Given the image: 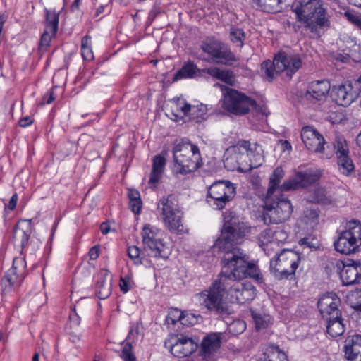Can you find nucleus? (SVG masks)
I'll return each instance as SVG.
<instances>
[{
	"instance_id": "obj_22",
	"label": "nucleus",
	"mask_w": 361,
	"mask_h": 361,
	"mask_svg": "<svg viewBox=\"0 0 361 361\" xmlns=\"http://www.w3.org/2000/svg\"><path fill=\"white\" fill-rule=\"evenodd\" d=\"M301 138L306 148L315 153H323L326 144L324 137L313 127L305 126L301 130Z\"/></svg>"
},
{
	"instance_id": "obj_51",
	"label": "nucleus",
	"mask_w": 361,
	"mask_h": 361,
	"mask_svg": "<svg viewBox=\"0 0 361 361\" xmlns=\"http://www.w3.org/2000/svg\"><path fill=\"white\" fill-rule=\"evenodd\" d=\"M351 307L356 310H361V291L352 293L349 298Z\"/></svg>"
},
{
	"instance_id": "obj_37",
	"label": "nucleus",
	"mask_w": 361,
	"mask_h": 361,
	"mask_svg": "<svg viewBox=\"0 0 361 361\" xmlns=\"http://www.w3.org/2000/svg\"><path fill=\"white\" fill-rule=\"evenodd\" d=\"M234 197L235 196L228 195L216 196L207 195V201L214 209L222 210Z\"/></svg>"
},
{
	"instance_id": "obj_38",
	"label": "nucleus",
	"mask_w": 361,
	"mask_h": 361,
	"mask_svg": "<svg viewBox=\"0 0 361 361\" xmlns=\"http://www.w3.org/2000/svg\"><path fill=\"white\" fill-rule=\"evenodd\" d=\"M250 315L255 322V329L258 331L267 329L271 322L270 316L264 313L250 310Z\"/></svg>"
},
{
	"instance_id": "obj_64",
	"label": "nucleus",
	"mask_w": 361,
	"mask_h": 361,
	"mask_svg": "<svg viewBox=\"0 0 361 361\" xmlns=\"http://www.w3.org/2000/svg\"><path fill=\"white\" fill-rule=\"evenodd\" d=\"M345 357L348 361H361V353H354L353 354L345 355Z\"/></svg>"
},
{
	"instance_id": "obj_33",
	"label": "nucleus",
	"mask_w": 361,
	"mask_h": 361,
	"mask_svg": "<svg viewBox=\"0 0 361 361\" xmlns=\"http://www.w3.org/2000/svg\"><path fill=\"white\" fill-rule=\"evenodd\" d=\"M344 353L345 355L361 353V335L353 334L346 338L344 345Z\"/></svg>"
},
{
	"instance_id": "obj_44",
	"label": "nucleus",
	"mask_w": 361,
	"mask_h": 361,
	"mask_svg": "<svg viewBox=\"0 0 361 361\" xmlns=\"http://www.w3.org/2000/svg\"><path fill=\"white\" fill-rule=\"evenodd\" d=\"M81 54L85 61H92L94 59V54L91 47V37L88 35H85L82 39Z\"/></svg>"
},
{
	"instance_id": "obj_28",
	"label": "nucleus",
	"mask_w": 361,
	"mask_h": 361,
	"mask_svg": "<svg viewBox=\"0 0 361 361\" xmlns=\"http://www.w3.org/2000/svg\"><path fill=\"white\" fill-rule=\"evenodd\" d=\"M235 189L234 184L230 180H218L212 183L208 188V196H216L228 195L230 196L235 195Z\"/></svg>"
},
{
	"instance_id": "obj_47",
	"label": "nucleus",
	"mask_w": 361,
	"mask_h": 361,
	"mask_svg": "<svg viewBox=\"0 0 361 361\" xmlns=\"http://www.w3.org/2000/svg\"><path fill=\"white\" fill-rule=\"evenodd\" d=\"M246 329V324L241 319H237L233 321L228 326L229 333L233 335H238L243 333Z\"/></svg>"
},
{
	"instance_id": "obj_21",
	"label": "nucleus",
	"mask_w": 361,
	"mask_h": 361,
	"mask_svg": "<svg viewBox=\"0 0 361 361\" xmlns=\"http://www.w3.org/2000/svg\"><path fill=\"white\" fill-rule=\"evenodd\" d=\"M340 305L341 299L333 292L323 295L317 302L323 319L331 318V317L337 319L339 315H341V311L338 308Z\"/></svg>"
},
{
	"instance_id": "obj_5",
	"label": "nucleus",
	"mask_w": 361,
	"mask_h": 361,
	"mask_svg": "<svg viewBox=\"0 0 361 361\" xmlns=\"http://www.w3.org/2000/svg\"><path fill=\"white\" fill-rule=\"evenodd\" d=\"M248 259V256L243 252L227 256L226 258L221 259V270L228 276V279L229 277L238 280L250 277L257 281H261L262 278L258 267Z\"/></svg>"
},
{
	"instance_id": "obj_4",
	"label": "nucleus",
	"mask_w": 361,
	"mask_h": 361,
	"mask_svg": "<svg viewBox=\"0 0 361 361\" xmlns=\"http://www.w3.org/2000/svg\"><path fill=\"white\" fill-rule=\"evenodd\" d=\"M228 280V276H226L221 270L218 278L212 283L210 286L197 294L201 305L220 316L230 314L228 307L223 302L226 288L229 285Z\"/></svg>"
},
{
	"instance_id": "obj_30",
	"label": "nucleus",
	"mask_w": 361,
	"mask_h": 361,
	"mask_svg": "<svg viewBox=\"0 0 361 361\" xmlns=\"http://www.w3.org/2000/svg\"><path fill=\"white\" fill-rule=\"evenodd\" d=\"M326 323V332L332 338H336L343 334L345 331L346 324L342 317V314L339 315L337 319L331 317L324 319Z\"/></svg>"
},
{
	"instance_id": "obj_3",
	"label": "nucleus",
	"mask_w": 361,
	"mask_h": 361,
	"mask_svg": "<svg viewBox=\"0 0 361 361\" xmlns=\"http://www.w3.org/2000/svg\"><path fill=\"white\" fill-rule=\"evenodd\" d=\"M173 170L176 173L186 175L201 166L198 147L187 139L176 141L173 147Z\"/></svg>"
},
{
	"instance_id": "obj_62",
	"label": "nucleus",
	"mask_w": 361,
	"mask_h": 361,
	"mask_svg": "<svg viewBox=\"0 0 361 361\" xmlns=\"http://www.w3.org/2000/svg\"><path fill=\"white\" fill-rule=\"evenodd\" d=\"M89 257L90 259L95 260L99 257V248L98 246H94L91 247L88 252Z\"/></svg>"
},
{
	"instance_id": "obj_36",
	"label": "nucleus",
	"mask_w": 361,
	"mask_h": 361,
	"mask_svg": "<svg viewBox=\"0 0 361 361\" xmlns=\"http://www.w3.org/2000/svg\"><path fill=\"white\" fill-rule=\"evenodd\" d=\"M228 37L236 47L241 49L245 45L246 34L242 28L231 26L229 29Z\"/></svg>"
},
{
	"instance_id": "obj_58",
	"label": "nucleus",
	"mask_w": 361,
	"mask_h": 361,
	"mask_svg": "<svg viewBox=\"0 0 361 361\" xmlns=\"http://www.w3.org/2000/svg\"><path fill=\"white\" fill-rule=\"evenodd\" d=\"M129 204L133 213L140 214L142 204L141 199L137 200V201H129Z\"/></svg>"
},
{
	"instance_id": "obj_49",
	"label": "nucleus",
	"mask_w": 361,
	"mask_h": 361,
	"mask_svg": "<svg viewBox=\"0 0 361 361\" xmlns=\"http://www.w3.org/2000/svg\"><path fill=\"white\" fill-rule=\"evenodd\" d=\"M183 312L178 308H172L170 310L169 314L166 317L167 321L171 320L173 324L177 322L182 324V318H183Z\"/></svg>"
},
{
	"instance_id": "obj_53",
	"label": "nucleus",
	"mask_w": 361,
	"mask_h": 361,
	"mask_svg": "<svg viewBox=\"0 0 361 361\" xmlns=\"http://www.w3.org/2000/svg\"><path fill=\"white\" fill-rule=\"evenodd\" d=\"M234 74L231 70H222L219 80L229 85L233 82Z\"/></svg>"
},
{
	"instance_id": "obj_23",
	"label": "nucleus",
	"mask_w": 361,
	"mask_h": 361,
	"mask_svg": "<svg viewBox=\"0 0 361 361\" xmlns=\"http://www.w3.org/2000/svg\"><path fill=\"white\" fill-rule=\"evenodd\" d=\"M198 348V341L183 334L178 335L176 341L171 345V353L178 357H188Z\"/></svg>"
},
{
	"instance_id": "obj_1",
	"label": "nucleus",
	"mask_w": 361,
	"mask_h": 361,
	"mask_svg": "<svg viewBox=\"0 0 361 361\" xmlns=\"http://www.w3.org/2000/svg\"><path fill=\"white\" fill-rule=\"evenodd\" d=\"M296 20L314 37H320L331 26L330 16L322 0H295L291 5Z\"/></svg>"
},
{
	"instance_id": "obj_43",
	"label": "nucleus",
	"mask_w": 361,
	"mask_h": 361,
	"mask_svg": "<svg viewBox=\"0 0 361 361\" xmlns=\"http://www.w3.org/2000/svg\"><path fill=\"white\" fill-rule=\"evenodd\" d=\"M308 201L321 204H330L331 203V197L327 195L326 190L323 188L315 189Z\"/></svg>"
},
{
	"instance_id": "obj_6",
	"label": "nucleus",
	"mask_w": 361,
	"mask_h": 361,
	"mask_svg": "<svg viewBox=\"0 0 361 361\" xmlns=\"http://www.w3.org/2000/svg\"><path fill=\"white\" fill-rule=\"evenodd\" d=\"M157 209L164 226L171 232L179 233L183 231V212L177 195L163 196L157 202Z\"/></svg>"
},
{
	"instance_id": "obj_14",
	"label": "nucleus",
	"mask_w": 361,
	"mask_h": 361,
	"mask_svg": "<svg viewBox=\"0 0 361 361\" xmlns=\"http://www.w3.org/2000/svg\"><path fill=\"white\" fill-rule=\"evenodd\" d=\"M331 85L326 80L312 81L305 92H298V102L303 106H310L324 102L330 91Z\"/></svg>"
},
{
	"instance_id": "obj_18",
	"label": "nucleus",
	"mask_w": 361,
	"mask_h": 361,
	"mask_svg": "<svg viewBox=\"0 0 361 361\" xmlns=\"http://www.w3.org/2000/svg\"><path fill=\"white\" fill-rule=\"evenodd\" d=\"M238 148L245 149L247 157L249 158V164L239 163L237 171L247 173L253 169L259 167L264 162L262 147L257 143H250L247 140H239L237 144Z\"/></svg>"
},
{
	"instance_id": "obj_46",
	"label": "nucleus",
	"mask_w": 361,
	"mask_h": 361,
	"mask_svg": "<svg viewBox=\"0 0 361 361\" xmlns=\"http://www.w3.org/2000/svg\"><path fill=\"white\" fill-rule=\"evenodd\" d=\"M54 36V35H52V33L50 32V30L44 29L40 38L38 49L41 51H47V48L50 45L51 38Z\"/></svg>"
},
{
	"instance_id": "obj_24",
	"label": "nucleus",
	"mask_w": 361,
	"mask_h": 361,
	"mask_svg": "<svg viewBox=\"0 0 361 361\" xmlns=\"http://www.w3.org/2000/svg\"><path fill=\"white\" fill-rule=\"evenodd\" d=\"M221 333H211L202 339L199 350L202 361L214 360L215 353L221 346Z\"/></svg>"
},
{
	"instance_id": "obj_32",
	"label": "nucleus",
	"mask_w": 361,
	"mask_h": 361,
	"mask_svg": "<svg viewBox=\"0 0 361 361\" xmlns=\"http://www.w3.org/2000/svg\"><path fill=\"white\" fill-rule=\"evenodd\" d=\"M142 329V323L140 322H137L135 323L131 324L130 328L128 332L127 337L126 338L123 342H126L123 349H126L128 346L130 348L129 354L133 355L132 353V344L138 340V337L140 335H142L141 332Z\"/></svg>"
},
{
	"instance_id": "obj_26",
	"label": "nucleus",
	"mask_w": 361,
	"mask_h": 361,
	"mask_svg": "<svg viewBox=\"0 0 361 361\" xmlns=\"http://www.w3.org/2000/svg\"><path fill=\"white\" fill-rule=\"evenodd\" d=\"M32 232L31 219H21L18 221L13 231V243L25 250L29 245V238Z\"/></svg>"
},
{
	"instance_id": "obj_41",
	"label": "nucleus",
	"mask_w": 361,
	"mask_h": 361,
	"mask_svg": "<svg viewBox=\"0 0 361 361\" xmlns=\"http://www.w3.org/2000/svg\"><path fill=\"white\" fill-rule=\"evenodd\" d=\"M261 71L268 81L271 82L273 80L275 75L280 73L276 70V56L273 61L267 60L261 64Z\"/></svg>"
},
{
	"instance_id": "obj_17",
	"label": "nucleus",
	"mask_w": 361,
	"mask_h": 361,
	"mask_svg": "<svg viewBox=\"0 0 361 361\" xmlns=\"http://www.w3.org/2000/svg\"><path fill=\"white\" fill-rule=\"evenodd\" d=\"M333 148L339 171L344 175H350L354 171L355 166L350 157L349 146L345 137L336 135L333 142Z\"/></svg>"
},
{
	"instance_id": "obj_48",
	"label": "nucleus",
	"mask_w": 361,
	"mask_h": 361,
	"mask_svg": "<svg viewBox=\"0 0 361 361\" xmlns=\"http://www.w3.org/2000/svg\"><path fill=\"white\" fill-rule=\"evenodd\" d=\"M299 245L303 246L304 247L315 250L319 248V244L317 239L312 235H308L303 238H301L299 240Z\"/></svg>"
},
{
	"instance_id": "obj_31",
	"label": "nucleus",
	"mask_w": 361,
	"mask_h": 361,
	"mask_svg": "<svg viewBox=\"0 0 361 361\" xmlns=\"http://www.w3.org/2000/svg\"><path fill=\"white\" fill-rule=\"evenodd\" d=\"M201 72H202V69L198 68L193 61H188L174 75L173 80H178L183 78H195L199 75Z\"/></svg>"
},
{
	"instance_id": "obj_16",
	"label": "nucleus",
	"mask_w": 361,
	"mask_h": 361,
	"mask_svg": "<svg viewBox=\"0 0 361 361\" xmlns=\"http://www.w3.org/2000/svg\"><path fill=\"white\" fill-rule=\"evenodd\" d=\"M26 276V262L23 258L16 257L13 264L1 280L2 291L10 292L12 288L20 287Z\"/></svg>"
},
{
	"instance_id": "obj_19",
	"label": "nucleus",
	"mask_w": 361,
	"mask_h": 361,
	"mask_svg": "<svg viewBox=\"0 0 361 361\" xmlns=\"http://www.w3.org/2000/svg\"><path fill=\"white\" fill-rule=\"evenodd\" d=\"M319 177V173L312 169H307L302 171H297L293 177L290 178L283 183L281 188L286 191L305 188L316 183Z\"/></svg>"
},
{
	"instance_id": "obj_9",
	"label": "nucleus",
	"mask_w": 361,
	"mask_h": 361,
	"mask_svg": "<svg viewBox=\"0 0 361 361\" xmlns=\"http://www.w3.org/2000/svg\"><path fill=\"white\" fill-rule=\"evenodd\" d=\"M200 49L207 54L212 62L217 64L230 66L238 61L230 46L214 36L207 37L202 40Z\"/></svg>"
},
{
	"instance_id": "obj_50",
	"label": "nucleus",
	"mask_w": 361,
	"mask_h": 361,
	"mask_svg": "<svg viewBox=\"0 0 361 361\" xmlns=\"http://www.w3.org/2000/svg\"><path fill=\"white\" fill-rule=\"evenodd\" d=\"M140 249L137 246H130L128 248V257L134 261L136 265L143 264L142 259L140 257Z\"/></svg>"
},
{
	"instance_id": "obj_20",
	"label": "nucleus",
	"mask_w": 361,
	"mask_h": 361,
	"mask_svg": "<svg viewBox=\"0 0 361 361\" xmlns=\"http://www.w3.org/2000/svg\"><path fill=\"white\" fill-rule=\"evenodd\" d=\"M275 56L276 70L281 73L285 72L289 78H292L302 67V61L299 55L279 51Z\"/></svg>"
},
{
	"instance_id": "obj_25",
	"label": "nucleus",
	"mask_w": 361,
	"mask_h": 361,
	"mask_svg": "<svg viewBox=\"0 0 361 361\" xmlns=\"http://www.w3.org/2000/svg\"><path fill=\"white\" fill-rule=\"evenodd\" d=\"M331 97L338 105L348 106L357 98V94L354 92L352 82H347L334 86Z\"/></svg>"
},
{
	"instance_id": "obj_55",
	"label": "nucleus",
	"mask_w": 361,
	"mask_h": 361,
	"mask_svg": "<svg viewBox=\"0 0 361 361\" xmlns=\"http://www.w3.org/2000/svg\"><path fill=\"white\" fill-rule=\"evenodd\" d=\"M161 12V8L159 5L154 4L149 11L147 22L151 24L157 18L158 15H159Z\"/></svg>"
},
{
	"instance_id": "obj_61",
	"label": "nucleus",
	"mask_w": 361,
	"mask_h": 361,
	"mask_svg": "<svg viewBox=\"0 0 361 361\" xmlns=\"http://www.w3.org/2000/svg\"><path fill=\"white\" fill-rule=\"evenodd\" d=\"M352 82V87L354 90L357 94V97L361 96V75L358 79L355 80Z\"/></svg>"
},
{
	"instance_id": "obj_7",
	"label": "nucleus",
	"mask_w": 361,
	"mask_h": 361,
	"mask_svg": "<svg viewBox=\"0 0 361 361\" xmlns=\"http://www.w3.org/2000/svg\"><path fill=\"white\" fill-rule=\"evenodd\" d=\"M301 262V255L293 250H283L270 261L269 269L278 280L291 279Z\"/></svg>"
},
{
	"instance_id": "obj_39",
	"label": "nucleus",
	"mask_w": 361,
	"mask_h": 361,
	"mask_svg": "<svg viewBox=\"0 0 361 361\" xmlns=\"http://www.w3.org/2000/svg\"><path fill=\"white\" fill-rule=\"evenodd\" d=\"M281 0H257V4L261 11L267 13H277L282 9Z\"/></svg>"
},
{
	"instance_id": "obj_8",
	"label": "nucleus",
	"mask_w": 361,
	"mask_h": 361,
	"mask_svg": "<svg viewBox=\"0 0 361 361\" xmlns=\"http://www.w3.org/2000/svg\"><path fill=\"white\" fill-rule=\"evenodd\" d=\"M281 187L277 190L276 194L267 195L265 200L264 221L267 216L269 218L271 224H279L288 219L293 212V207L287 197L282 194Z\"/></svg>"
},
{
	"instance_id": "obj_2",
	"label": "nucleus",
	"mask_w": 361,
	"mask_h": 361,
	"mask_svg": "<svg viewBox=\"0 0 361 361\" xmlns=\"http://www.w3.org/2000/svg\"><path fill=\"white\" fill-rule=\"evenodd\" d=\"M247 226L235 216H226L221 229V234L215 240L213 249L224 252L222 258L243 252L238 248L245 238Z\"/></svg>"
},
{
	"instance_id": "obj_56",
	"label": "nucleus",
	"mask_w": 361,
	"mask_h": 361,
	"mask_svg": "<svg viewBox=\"0 0 361 361\" xmlns=\"http://www.w3.org/2000/svg\"><path fill=\"white\" fill-rule=\"evenodd\" d=\"M222 70L217 67L202 69V72L219 80Z\"/></svg>"
},
{
	"instance_id": "obj_27",
	"label": "nucleus",
	"mask_w": 361,
	"mask_h": 361,
	"mask_svg": "<svg viewBox=\"0 0 361 361\" xmlns=\"http://www.w3.org/2000/svg\"><path fill=\"white\" fill-rule=\"evenodd\" d=\"M166 164V160L164 156L157 154L153 157L152 171L148 180V184L151 188H157L162 178Z\"/></svg>"
},
{
	"instance_id": "obj_13",
	"label": "nucleus",
	"mask_w": 361,
	"mask_h": 361,
	"mask_svg": "<svg viewBox=\"0 0 361 361\" xmlns=\"http://www.w3.org/2000/svg\"><path fill=\"white\" fill-rule=\"evenodd\" d=\"M144 249L149 250L148 255L154 257L166 259V246L159 235V230L149 224L144 225L142 231Z\"/></svg>"
},
{
	"instance_id": "obj_10",
	"label": "nucleus",
	"mask_w": 361,
	"mask_h": 361,
	"mask_svg": "<svg viewBox=\"0 0 361 361\" xmlns=\"http://www.w3.org/2000/svg\"><path fill=\"white\" fill-rule=\"evenodd\" d=\"M335 250L344 255L355 253L361 248V223L352 221L334 243Z\"/></svg>"
},
{
	"instance_id": "obj_42",
	"label": "nucleus",
	"mask_w": 361,
	"mask_h": 361,
	"mask_svg": "<svg viewBox=\"0 0 361 361\" xmlns=\"http://www.w3.org/2000/svg\"><path fill=\"white\" fill-rule=\"evenodd\" d=\"M59 13L55 11L46 10V27L45 29L50 30L52 35H56L59 25Z\"/></svg>"
},
{
	"instance_id": "obj_63",
	"label": "nucleus",
	"mask_w": 361,
	"mask_h": 361,
	"mask_svg": "<svg viewBox=\"0 0 361 361\" xmlns=\"http://www.w3.org/2000/svg\"><path fill=\"white\" fill-rule=\"evenodd\" d=\"M128 196L129 198V201H137V200L140 199V195L139 191L135 189L129 190Z\"/></svg>"
},
{
	"instance_id": "obj_12",
	"label": "nucleus",
	"mask_w": 361,
	"mask_h": 361,
	"mask_svg": "<svg viewBox=\"0 0 361 361\" xmlns=\"http://www.w3.org/2000/svg\"><path fill=\"white\" fill-rule=\"evenodd\" d=\"M345 263L341 260L332 259L330 261L331 271L339 274L344 286H350L361 282V263L359 261L349 260Z\"/></svg>"
},
{
	"instance_id": "obj_40",
	"label": "nucleus",
	"mask_w": 361,
	"mask_h": 361,
	"mask_svg": "<svg viewBox=\"0 0 361 361\" xmlns=\"http://www.w3.org/2000/svg\"><path fill=\"white\" fill-rule=\"evenodd\" d=\"M181 111L183 115L190 116V118L196 120L197 122H200L205 118L206 114L204 109H198L197 106H191L187 103L181 107Z\"/></svg>"
},
{
	"instance_id": "obj_34",
	"label": "nucleus",
	"mask_w": 361,
	"mask_h": 361,
	"mask_svg": "<svg viewBox=\"0 0 361 361\" xmlns=\"http://www.w3.org/2000/svg\"><path fill=\"white\" fill-rule=\"evenodd\" d=\"M284 176V171L282 169V167L279 166L276 167L273 173H271L270 178H269V188L267 190V195H273L276 194L277 190H279L281 188V185L279 186V183L282 178Z\"/></svg>"
},
{
	"instance_id": "obj_59",
	"label": "nucleus",
	"mask_w": 361,
	"mask_h": 361,
	"mask_svg": "<svg viewBox=\"0 0 361 361\" xmlns=\"http://www.w3.org/2000/svg\"><path fill=\"white\" fill-rule=\"evenodd\" d=\"M129 350L130 348L128 346L126 348V349H123L121 354V357L124 361H136L135 356L134 355L129 354Z\"/></svg>"
},
{
	"instance_id": "obj_52",
	"label": "nucleus",
	"mask_w": 361,
	"mask_h": 361,
	"mask_svg": "<svg viewBox=\"0 0 361 361\" xmlns=\"http://www.w3.org/2000/svg\"><path fill=\"white\" fill-rule=\"evenodd\" d=\"M198 317L188 312H183V318H182V324L185 326H192L198 322Z\"/></svg>"
},
{
	"instance_id": "obj_15",
	"label": "nucleus",
	"mask_w": 361,
	"mask_h": 361,
	"mask_svg": "<svg viewBox=\"0 0 361 361\" xmlns=\"http://www.w3.org/2000/svg\"><path fill=\"white\" fill-rule=\"evenodd\" d=\"M225 294L232 303L244 304L255 297V288L250 282H240L234 277H229Z\"/></svg>"
},
{
	"instance_id": "obj_54",
	"label": "nucleus",
	"mask_w": 361,
	"mask_h": 361,
	"mask_svg": "<svg viewBox=\"0 0 361 361\" xmlns=\"http://www.w3.org/2000/svg\"><path fill=\"white\" fill-rule=\"evenodd\" d=\"M119 286L122 292L126 293L129 291L132 288L130 278L129 276L121 277Z\"/></svg>"
},
{
	"instance_id": "obj_35",
	"label": "nucleus",
	"mask_w": 361,
	"mask_h": 361,
	"mask_svg": "<svg viewBox=\"0 0 361 361\" xmlns=\"http://www.w3.org/2000/svg\"><path fill=\"white\" fill-rule=\"evenodd\" d=\"M259 361H288L286 354L278 346H271L266 350L264 357Z\"/></svg>"
},
{
	"instance_id": "obj_45",
	"label": "nucleus",
	"mask_w": 361,
	"mask_h": 361,
	"mask_svg": "<svg viewBox=\"0 0 361 361\" xmlns=\"http://www.w3.org/2000/svg\"><path fill=\"white\" fill-rule=\"evenodd\" d=\"M319 211L317 209H307L303 213V221L312 227L317 224Z\"/></svg>"
},
{
	"instance_id": "obj_11",
	"label": "nucleus",
	"mask_w": 361,
	"mask_h": 361,
	"mask_svg": "<svg viewBox=\"0 0 361 361\" xmlns=\"http://www.w3.org/2000/svg\"><path fill=\"white\" fill-rule=\"evenodd\" d=\"M223 92V108L235 115H244L250 106H256V101L236 90L221 85Z\"/></svg>"
},
{
	"instance_id": "obj_60",
	"label": "nucleus",
	"mask_w": 361,
	"mask_h": 361,
	"mask_svg": "<svg viewBox=\"0 0 361 361\" xmlns=\"http://www.w3.org/2000/svg\"><path fill=\"white\" fill-rule=\"evenodd\" d=\"M69 319L71 322L74 325L78 326L80 324V317L76 312L75 307L72 310V312L69 315Z\"/></svg>"
},
{
	"instance_id": "obj_29",
	"label": "nucleus",
	"mask_w": 361,
	"mask_h": 361,
	"mask_svg": "<svg viewBox=\"0 0 361 361\" xmlns=\"http://www.w3.org/2000/svg\"><path fill=\"white\" fill-rule=\"evenodd\" d=\"M109 271L106 269H102L98 275L96 283V295L100 300L107 298L111 293V283L106 281Z\"/></svg>"
},
{
	"instance_id": "obj_57",
	"label": "nucleus",
	"mask_w": 361,
	"mask_h": 361,
	"mask_svg": "<svg viewBox=\"0 0 361 361\" xmlns=\"http://www.w3.org/2000/svg\"><path fill=\"white\" fill-rule=\"evenodd\" d=\"M344 16L350 23H351L353 25H355L361 17V16L357 15V13L350 11H346L344 13Z\"/></svg>"
}]
</instances>
